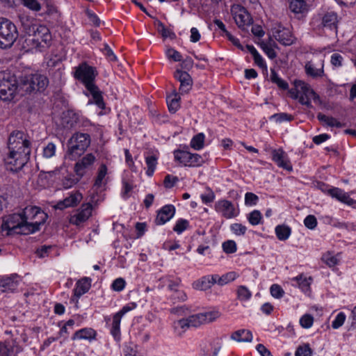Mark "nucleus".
<instances>
[{
  "label": "nucleus",
  "instance_id": "54",
  "mask_svg": "<svg viewBox=\"0 0 356 356\" xmlns=\"http://www.w3.org/2000/svg\"><path fill=\"white\" fill-rule=\"evenodd\" d=\"M125 285H126L125 280L122 277H119V278L115 279L113 282V283L111 284V289L115 291H121L124 289Z\"/></svg>",
  "mask_w": 356,
  "mask_h": 356
},
{
  "label": "nucleus",
  "instance_id": "60",
  "mask_svg": "<svg viewBox=\"0 0 356 356\" xmlns=\"http://www.w3.org/2000/svg\"><path fill=\"white\" fill-rule=\"evenodd\" d=\"M259 200L257 195L253 193L248 192L245 195V204L246 205H255Z\"/></svg>",
  "mask_w": 356,
  "mask_h": 356
},
{
  "label": "nucleus",
  "instance_id": "63",
  "mask_svg": "<svg viewBox=\"0 0 356 356\" xmlns=\"http://www.w3.org/2000/svg\"><path fill=\"white\" fill-rule=\"evenodd\" d=\"M167 56L169 58L172 59L174 61H181L182 56L181 54L174 49H168L167 50Z\"/></svg>",
  "mask_w": 356,
  "mask_h": 356
},
{
  "label": "nucleus",
  "instance_id": "38",
  "mask_svg": "<svg viewBox=\"0 0 356 356\" xmlns=\"http://www.w3.org/2000/svg\"><path fill=\"white\" fill-rule=\"evenodd\" d=\"M205 136L204 134L199 133L194 136L191 141V147L195 150H200L204 147Z\"/></svg>",
  "mask_w": 356,
  "mask_h": 356
},
{
  "label": "nucleus",
  "instance_id": "52",
  "mask_svg": "<svg viewBox=\"0 0 356 356\" xmlns=\"http://www.w3.org/2000/svg\"><path fill=\"white\" fill-rule=\"evenodd\" d=\"M270 291L272 296L277 299L282 298L284 295V291L283 289L276 284H274L270 286Z\"/></svg>",
  "mask_w": 356,
  "mask_h": 356
},
{
  "label": "nucleus",
  "instance_id": "32",
  "mask_svg": "<svg viewBox=\"0 0 356 356\" xmlns=\"http://www.w3.org/2000/svg\"><path fill=\"white\" fill-rule=\"evenodd\" d=\"M180 97L179 94L174 91V92L166 97V102L168 104V110L171 113H175L180 107Z\"/></svg>",
  "mask_w": 356,
  "mask_h": 356
},
{
  "label": "nucleus",
  "instance_id": "24",
  "mask_svg": "<svg viewBox=\"0 0 356 356\" xmlns=\"http://www.w3.org/2000/svg\"><path fill=\"white\" fill-rule=\"evenodd\" d=\"M80 114L73 110H67L63 113L62 124L68 129L76 127Z\"/></svg>",
  "mask_w": 356,
  "mask_h": 356
},
{
  "label": "nucleus",
  "instance_id": "39",
  "mask_svg": "<svg viewBox=\"0 0 356 356\" xmlns=\"http://www.w3.org/2000/svg\"><path fill=\"white\" fill-rule=\"evenodd\" d=\"M147 170L146 174L151 177L152 176L157 164V158L154 155L148 156L145 158Z\"/></svg>",
  "mask_w": 356,
  "mask_h": 356
},
{
  "label": "nucleus",
  "instance_id": "30",
  "mask_svg": "<svg viewBox=\"0 0 356 356\" xmlns=\"http://www.w3.org/2000/svg\"><path fill=\"white\" fill-rule=\"evenodd\" d=\"M230 337L232 340L238 342H251L253 339L252 332L245 329H241L234 332Z\"/></svg>",
  "mask_w": 356,
  "mask_h": 356
},
{
  "label": "nucleus",
  "instance_id": "61",
  "mask_svg": "<svg viewBox=\"0 0 356 356\" xmlns=\"http://www.w3.org/2000/svg\"><path fill=\"white\" fill-rule=\"evenodd\" d=\"M232 231L236 235H244L247 228L245 225L240 223H234L231 225Z\"/></svg>",
  "mask_w": 356,
  "mask_h": 356
},
{
  "label": "nucleus",
  "instance_id": "48",
  "mask_svg": "<svg viewBox=\"0 0 356 356\" xmlns=\"http://www.w3.org/2000/svg\"><path fill=\"white\" fill-rule=\"evenodd\" d=\"M158 25V31L161 33L162 36L164 38H173L175 37V34L171 31L170 29H167L164 24L159 20H156Z\"/></svg>",
  "mask_w": 356,
  "mask_h": 356
},
{
  "label": "nucleus",
  "instance_id": "31",
  "mask_svg": "<svg viewBox=\"0 0 356 356\" xmlns=\"http://www.w3.org/2000/svg\"><path fill=\"white\" fill-rule=\"evenodd\" d=\"M18 17L26 34L35 31L33 29L37 24L33 23L35 21L33 17L25 14L19 15Z\"/></svg>",
  "mask_w": 356,
  "mask_h": 356
},
{
  "label": "nucleus",
  "instance_id": "44",
  "mask_svg": "<svg viewBox=\"0 0 356 356\" xmlns=\"http://www.w3.org/2000/svg\"><path fill=\"white\" fill-rule=\"evenodd\" d=\"M189 227V222L186 219L180 218L177 222L173 227V231L178 234H181L184 231Z\"/></svg>",
  "mask_w": 356,
  "mask_h": 356
},
{
  "label": "nucleus",
  "instance_id": "28",
  "mask_svg": "<svg viewBox=\"0 0 356 356\" xmlns=\"http://www.w3.org/2000/svg\"><path fill=\"white\" fill-rule=\"evenodd\" d=\"M97 336V332L95 330L90 327H86L77 330L72 337V340L76 339H86L92 341L95 339Z\"/></svg>",
  "mask_w": 356,
  "mask_h": 356
},
{
  "label": "nucleus",
  "instance_id": "47",
  "mask_svg": "<svg viewBox=\"0 0 356 356\" xmlns=\"http://www.w3.org/2000/svg\"><path fill=\"white\" fill-rule=\"evenodd\" d=\"M252 296L250 290L245 286H239L237 289V297L240 300H248Z\"/></svg>",
  "mask_w": 356,
  "mask_h": 356
},
{
  "label": "nucleus",
  "instance_id": "4",
  "mask_svg": "<svg viewBox=\"0 0 356 356\" xmlns=\"http://www.w3.org/2000/svg\"><path fill=\"white\" fill-rule=\"evenodd\" d=\"M49 85L48 78L40 74H29L22 77L17 83V90L25 94L44 91Z\"/></svg>",
  "mask_w": 356,
  "mask_h": 356
},
{
  "label": "nucleus",
  "instance_id": "62",
  "mask_svg": "<svg viewBox=\"0 0 356 356\" xmlns=\"http://www.w3.org/2000/svg\"><path fill=\"white\" fill-rule=\"evenodd\" d=\"M51 245H42L35 250L36 255L40 258H44L48 256L49 251L51 250Z\"/></svg>",
  "mask_w": 356,
  "mask_h": 356
},
{
  "label": "nucleus",
  "instance_id": "6",
  "mask_svg": "<svg viewBox=\"0 0 356 356\" xmlns=\"http://www.w3.org/2000/svg\"><path fill=\"white\" fill-rule=\"evenodd\" d=\"M18 31L14 23L6 18H0V48H10L18 38Z\"/></svg>",
  "mask_w": 356,
  "mask_h": 356
},
{
  "label": "nucleus",
  "instance_id": "21",
  "mask_svg": "<svg viewBox=\"0 0 356 356\" xmlns=\"http://www.w3.org/2000/svg\"><path fill=\"white\" fill-rule=\"evenodd\" d=\"M91 280L88 277H83L76 283V287L74 289V296L71 300L77 303L79 298L87 293L91 286Z\"/></svg>",
  "mask_w": 356,
  "mask_h": 356
},
{
  "label": "nucleus",
  "instance_id": "25",
  "mask_svg": "<svg viewBox=\"0 0 356 356\" xmlns=\"http://www.w3.org/2000/svg\"><path fill=\"white\" fill-rule=\"evenodd\" d=\"M216 275H207L193 283L194 289L200 291H206L216 283Z\"/></svg>",
  "mask_w": 356,
  "mask_h": 356
},
{
  "label": "nucleus",
  "instance_id": "3",
  "mask_svg": "<svg viewBox=\"0 0 356 356\" xmlns=\"http://www.w3.org/2000/svg\"><path fill=\"white\" fill-rule=\"evenodd\" d=\"M26 216L23 213H13L6 216L3 219L1 227L3 230H7V235L30 234L34 233L33 225H28Z\"/></svg>",
  "mask_w": 356,
  "mask_h": 356
},
{
  "label": "nucleus",
  "instance_id": "35",
  "mask_svg": "<svg viewBox=\"0 0 356 356\" xmlns=\"http://www.w3.org/2000/svg\"><path fill=\"white\" fill-rule=\"evenodd\" d=\"M122 317L115 314L113 317V323L111 329V333L116 340L120 339V322Z\"/></svg>",
  "mask_w": 356,
  "mask_h": 356
},
{
  "label": "nucleus",
  "instance_id": "41",
  "mask_svg": "<svg viewBox=\"0 0 356 356\" xmlns=\"http://www.w3.org/2000/svg\"><path fill=\"white\" fill-rule=\"evenodd\" d=\"M295 86L297 88H300L303 93L305 95H307L308 93H310V94H312L313 96H314V99L316 100V99H319V96L316 94L313 90H312L311 88H309V87L308 86L307 84H306L305 82L303 81H295Z\"/></svg>",
  "mask_w": 356,
  "mask_h": 356
},
{
  "label": "nucleus",
  "instance_id": "2",
  "mask_svg": "<svg viewBox=\"0 0 356 356\" xmlns=\"http://www.w3.org/2000/svg\"><path fill=\"white\" fill-rule=\"evenodd\" d=\"M339 18L336 12L332 10H321L311 18L309 25L316 32H323L329 30L337 32Z\"/></svg>",
  "mask_w": 356,
  "mask_h": 356
},
{
  "label": "nucleus",
  "instance_id": "1",
  "mask_svg": "<svg viewBox=\"0 0 356 356\" xmlns=\"http://www.w3.org/2000/svg\"><path fill=\"white\" fill-rule=\"evenodd\" d=\"M9 152L4 159L8 170H21L30 160L31 142L29 136L22 131H13L8 138Z\"/></svg>",
  "mask_w": 356,
  "mask_h": 356
},
{
  "label": "nucleus",
  "instance_id": "27",
  "mask_svg": "<svg viewBox=\"0 0 356 356\" xmlns=\"http://www.w3.org/2000/svg\"><path fill=\"white\" fill-rule=\"evenodd\" d=\"M218 207L224 217L232 218L237 215L234 204L229 200H223L218 202Z\"/></svg>",
  "mask_w": 356,
  "mask_h": 356
},
{
  "label": "nucleus",
  "instance_id": "51",
  "mask_svg": "<svg viewBox=\"0 0 356 356\" xmlns=\"http://www.w3.org/2000/svg\"><path fill=\"white\" fill-rule=\"evenodd\" d=\"M314 323V318L311 314H306L303 315L300 319V324L304 328H309L312 326Z\"/></svg>",
  "mask_w": 356,
  "mask_h": 356
},
{
  "label": "nucleus",
  "instance_id": "11",
  "mask_svg": "<svg viewBox=\"0 0 356 356\" xmlns=\"http://www.w3.org/2000/svg\"><path fill=\"white\" fill-rule=\"evenodd\" d=\"M175 159L185 166H200L204 163L203 158L198 154H192L187 151L175 150Z\"/></svg>",
  "mask_w": 356,
  "mask_h": 356
},
{
  "label": "nucleus",
  "instance_id": "9",
  "mask_svg": "<svg viewBox=\"0 0 356 356\" xmlns=\"http://www.w3.org/2000/svg\"><path fill=\"white\" fill-rule=\"evenodd\" d=\"M97 75L96 68L88 65L86 63L80 64L74 72V78L80 81L86 88L96 85L95 77Z\"/></svg>",
  "mask_w": 356,
  "mask_h": 356
},
{
  "label": "nucleus",
  "instance_id": "36",
  "mask_svg": "<svg viewBox=\"0 0 356 356\" xmlns=\"http://www.w3.org/2000/svg\"><path fill=\"white\" fill-rule=\"evenodd\" d=\"M238 277L236 272L231 271L222 275L221 277H219L216 275V283L220 286L225 285L232 281H234Z\"/></svg>",
  "mask_w": 356,
  "mask_h": 356
},
{
  "label": "nucleus",
  "instance_id": "46",
  "mask_svg": "<svg viewBox=\"0 0 356 356\" xmlns=\"http://www.w3.org/2000/svg\"><path fill=\"white\" fill-rule=\"evenodd\" d=\"M22 5L31 10L38 12L41 10V4L38 0H20Z\"/></svg>",
  "mask_w": 356,
  "mask_h": 356
},
{
  "label": "nucleus",
  "instance_id": "64",
  "mask_svg": "<svg viewBox=\"0 0 356 356\" xmlns=\"http://www.w3.org/2000/svg\"><path fill=\"white\" fill-rule=\"evenodd\" d=\"M178 181V178L177 177H172L170 175L165 176L163 184L164 186L167 188H170L175 186V184Z\"/></svg>",
  "mask_w": 356,
  "mask_h": 356
},
{
  "label": "nucleus",
  "instance_id": "20",
  "mask_svg": "<svg viewBox=\"0 0 356 356\" xmlns=\"http://www.w3.org/2000/svg\"><path fill=\"white\" fill-rule=\"evenodd\" d=\"M175 78L180 82V93H187L191 89L193 81L188 72L177 70L175 72Z\"/></svg>",
  "mask_w": 356,
  "mask_h": 356
},
{
  "label": "nucleus",
  "instance_id": "13",
  "mask_svg": "<svg viewBox=\"0 0 356 356\" xmlns=\"http://www.w3.org/2000/svg\"><path fill=\"white\" fill-rule=\"evenodd\" d=\"M22 279L16 273L0 278V291L2 293H14L17 290Z\"/></svg>",
  "mask_w": 356,
  "mask_h": 356
},
{
  "label": "nucleus",
  "instance_id": "7",
  "mask_svg": "<svg viewBox=\"0 0 356 356\" xmlns=\"http://www.w3.org/2000/svg\"><path fill=\"white\" fill-rule=\"evenodd\" d=\"M17 90L15 76L9 71H0V99L6 102L13 100Z\"/></svg>",
  "mask_w": 356,
  "mask_h": 356
},
{
  "label": "nucleus",
  "instance_id": "56",
  "mask_svg": "<svg viewBox=\"0 0 356 356\" xmlns=\"http://www.w3.org/2000/svg\"><path fill=\"white\" fill-rule=\"evenodd\" d=\"M321 259L329 267H333L338 264V259L330 253L323 255Z\"/></svg>",
  "mask_w": 356,
  "mask_h": 356
},
{
  "label": "nucleus",
  "instance_id": "8",
  "mask_svg": "<svg viewBox=\"0 0 356 356\" xmlns=\"http://www.w3.org/2000/svg\"><path fill=\"white\" fill-rule=\"evenodd\" d=\"M33 31L27 34L26 42L33 44L35 47L44 48L49 46L51 40V35L47 26L37 24Z\"/></svg>",
  "mask_w": 356,
  "mask_h": 356
},
{
  "label": "nucleus",
  "instance_id": "10",
  "mask_svg": "<svg viewBox=\"0 0 356 356\" xmlns=\"http://www.w3.org/2000/svg\"><path fill=\"white\" fill-rule=\"evenodd\" d=\"M22 213L24 216H26L25 219H26V221H28V220H31L28 222V225H33L34 232L40 229V225L45 222L48 217L46 213L40 207L35 206L26 207Z\"/></svg>",
  "mask_w": 356,
  "mask_h": 356
},
{
  "label": "nucleus",
  "instance_id": "43",
  "mask_svg": "<svg viewBox=\"0 0 356 356\" xmlns=\"http://www.w3.org/2000/svg\"><path fill=\"white\" fill-rule=\"evenodd\" d=\"M305 72L307 75L314 78L322 76L323 74V69H316L310 63L305 65Z\"/></svg>",
  "mask_w": 356,
  "mask_h": 356
},
{
  "label": "nucleus",
  "instance_id": "12",
  "mask_svg": "<svg viewBox=\"0 0 356 356\" xmlns=\"http://www.w3.org/2000/svg\"><path fill=\"white\" fill-rule=\"evenodd\" d=\"M219 316V312L213 311L192 315L187 318V319L191 327H197L202 324L211 323Z\"/></svg>",
  "mask_w": 356,
  "mask_h": 356
},
{
  "label": "nucleus",
  "instance_id": "17",
  "mask_svg": "<svg viewBox=\"0 0 356 356\" xmlns=\"http://www.w3.org/2000/svg\"><path fill=\"white\" fill-rule=\"evenodd\" d=\"M289 8L298 19L305 17L309 10L305 0H290Z\"/></svg>",
  "mask_w": 356,
  "mask_h": 356
},
{
  "label": "nucleus",
  "instance_id": "23",
  "mask_svg": "<svg viewBox=\"0 0 356 356\" xmlns=\"http://www.w3.org/2000/svg\"><path fill=\"white\" fill-rule=\"evenodd\" d=\"M327 193L331 197L336 198L339 201L347 204L348 205H352L355 202V200L350 198L347 193H345L339 188L332 187L328 189Z\"/></svg>",
  "mask_w": 356,
  "mask_h": 356
},
{
  "label": "nucleus",
  "instance_id": "5",
  "mask_svg": "<svg viewBox=\"0 0 356 356\" xmlns=\"http://www.w3.org/2000/svg\"><path fill=\"white\" fill-rule=\"evenodd\" d=\"M91 143L90 136L81 132L74 133L67 142V153L72 159L82 155Z\"/></svg>",
  "mask_w": 356,
  "mask_h": 356
},
{
  "label": "nucleus",
  "instance_id": "58",
  "mask_svg": "<svg viewBox=\"0 0 356 356\" xmlns=\"http://www.w3.org/2000/svg\"><path fill=\"white\" fill-rule=\"evenodd\" d=\"M304 224L309 229H314L317 225V220L313 215L307 216L304 220Z\"/></svg>",
  "mask_w": 356,
  "mask_h": 356
},
{
  "label": "nucleus",
  "instance_id": "59",
  "mask_svg": "<svg viewBox=\"0 0 356 356\" xmlns=\"http://www.w3.org/2000/svg\"><path fill=\"white\" fill-rule=\"evenodd\" d=\"M102 51L104 52V55L106 56V58L110 61H116L117 57L114 54L113 51L109 47V45L107 43L104 44V49H102Z\"/></svg>",
  "mask_w": 356,
  "mask_h": 356
},
{
  "label": "nucleus",
  "instance_id": "57",
  "mask_svg": "<svg viewBox=\"0 0 356 356\" xmlns=\"http://www.w3.org/2000/svg\"><path fill=\"white\" fill-rule=\"evenodd\" d=\"M346 320V315L343 312L339 313L335 319L332 323V327L334 329H338L344 323Z\"/></svg>",
  "mask_w": 356,
  "mask_h": 356
},
{
  "label": "nucleus",
  "instance_id": "42",
  "mask_svg": "<svg viewBox=\"0 0 356 356\" xmlns=\"http://www.w3.org/2000/svg\"><path fill=\"white\" fill-rule=\"evenodd\" d=\"M56 147L54 143H48L47 145L43 147L42 156L45 159H50L55 156Z\"/></svg>",
  "mask_w": 356,
  "mask_h": 356
},
{
  "label": "nucleus",
  "instance_id": "26",
  "mask_svg": "<svg viewBox=\"0 0 356 356\" xmlns=\"http://www.w3.org/2000/svg\"><path fill=\"white\" fill-rule=\"evenodd\" d=\"M234 20L237 26L242 29L252 24V18L250 15L245 9H241L238 13L235 14Z\"/></svg>",
  "mask_w": 356,
  "mask_h": 356
},
{
  "label": "nucleus",
  "instance_id": "29",
  "mask_svg": "<svg viewBox=\"0 0 356 356\" xmlns=\"http://www.w3.org/2000/svg\"><path fill=\"white\" fill-rule=\"evenodd\" d=\"M92 97L93 102H89V103L94 102L99 108L104 109L105 108V104L103 99L102 94L97 85H94L86 88Z\"/></svg>",
  "mask_w": 356,
  "mask_h": 356
},
{
  "label": "nucleus",
  "instance_id": "14",
  "mask_svg": "<svg viewBox=\"0 0 356 356\" xmlns=\"http://www.w3.org/2000/svg\"><path fill=\"white\" fill-rule=\"evenodd\" d=\"M92 211L91 203L83 204L76 213L70 217V222L77 226L81 225L91 216Z\"/></svg>",
  "mask_w": 356,
  "mask_h": 356
},
{
  "label": "nucleus",
  "instance_id": "19",
  "mask_svg": "<svg viewBox=\"0 0 356 356\" xmlns=\"http://www.w3.org/2000/svg\"><path fill=\"white\" fill-rule=\"evenodd\" d=\"M175 213V207L172 204L163 206L157 211L154 222L156 225H161L169 221Z\"/></svg>",
  "mask_w": 356,
  "mask_h": 356
},
{
  "label": "nucleus",
  "instance_id": "50",
  "mask_svg": "<svg viewBox=\"0 0 356 356\" xmlns=\"http://www.w3.org/2000/svg\"><path fill=\"white\" fill-rule=\"evenodd\" d=\"M270 119H274L277 122L281 123L284 121H291L293 119V117L286 113H275L270 118Z\"/></svg>",
  "mask_w": 356,
  "mask_h": 356
},
{
  "label": "nucleus",
  "instance_id": "55",
  "mask_svg": "<svg viewBox=\"0 0 356 356\" xmlns=\"http://www.w3.org/2000/svg\"><path fill=\"white\" fill-rule=\"evenodd\" d=\"M261 47L264 50V51L266 53V54L268 56L270 59H274L277 57V53L273 49V47L270 45H268L266 43H264V42L261 43Z\"/></svg>",
  "mask_w": 356,
  "mask_h": 356
},
{
  "label": "nucleus",
  "instance_id": "37",
  "mask_svg": "<svg viewBox=\"0 0 356 356\" xmlns=\"http://www.w3.org/2000/svg\"><path fill=\"white\" fill-rule=\"evenodd\" d=\"M107 174V167L105 164H102L98 170L97 176L95 180L93 188L98 189L102 185L104 179Z\"/></svg>",
  "mask_w": 356,
  "mask_h": 356
},
{
  "label": "nucleus",
  "instance_id": "34",
  "mask_svg": "<svg viewBox=\"0 0 356 356\" xmlns=\"http://www.w3.org/2000/svg\"><path fill=\"white\" fill-rule=\"evenodd\" d=\"M270 81L272 83L276 84L281 90H286L289 89L288 83L279 77L277 73L274 69L270 70Z\"/></svg>",
  "mask_w": 356,
  "mask_h": 356
},
{
  "label": "nucleus",
  "instance_id": "16",
  "mask_svg": "<svg viewBox=\"0 0 356 356\" xmlns=\"http://www.w3.org/2000/svg\"><path fill=\"white\" fill-rule=\"evenodd\" d=\"M95 161V156L92 153L87 154L76 163L74 165L76 175L79 177V178H81L92 166Z\"/></svg>",
  "mask_w": 356,
  "mask_h": 356
},
{
  "label": "nucleus",
  "instance_id": "18",
  "mask_svg": "<svg viewBox=\"0 0 356 356\" xmlns=\"http://www.w3.org/2000/svg\"><path fill=\"white\" fill-rule=\"evenodd\" d=\"M83 199V195L79 191L70 193L63 200L57 202L54 208L56 209L63 210L67 207H76Z\"/></svg>",
  "mask_w": 356,
  "mask_h": 356
},
{
  "label": "nucleus",
  "instance_id": "53",
  "mask_svg": "<svg viewBox=\"0 0 356 356\" xmlns=\"http://www.w3.org/2000/svg\"><path fill=\"white\" fill-rule=\"evenodd\" d=\"M223 251L227 254L234 253L236 251V244L234 241H227L222 243Z\"/></svg>",
  "mask_w": 356,
  "mask_h": 356
},
{
  "label": "nucleus",
  "instance_id": "33",
  "mask_svg": "<svg viewBox=\"0 0 356 356\" xmlns=\"http://www.w3.org/2000/svg\"><path fill=\"white\" fill-rule=\"evenodd\" d=\"M275 234L280 241H286L289 238L291 233V229L286 225H279L276 226Z\"/></svg>",
  "mask_w": 356,
  "mask_h": 356
},
{
  "label": "nucleus",
  "instance_id": "22",
  "mask_svg": "<svg viewBox=\"0 0 356 356\" xmlns=\"http://www.w3.org/2000/svg\"><path fill=\"white\" fill-rule=\"evenodd\" d=\"M273 161L280 168L286 170H292V165L287 158L286 153L281 149L272 151Z\"/></svg>",
  "mask_w": 356,
  "mask_h": 356
},
{
  "label": "nucleus",
  "instance_id": "45",
  "mask_svg": "<svg viewBox=\"0 0 356 356\" xmlns=\"http://www.w3.org/2000/svg\"><path fill=\"white\" fill-rule=\"evenodd\" d=\"M262 215L258 210H254L248 216V220L252 225H257L261 223Z\"/></svg>",
  "mask_w": 356,
  "mask_h": 356
},
{
  "label": "nucleus",
  "instance_id": "49",
  "mask_svg": "<svg viewBox=\"0 0 356 356\" xmlns=\"http://www.w3.org/2000/svg\"><path fill=\"white\" fill-rule=\"evenodd\" d=\"M312 350L308 343L299 346L296 351L295 356H312Z\"/></svg>",
  "mask_w": 356,
  "mask_h": 356
},
{
  "label": "nucleus",
  "instance_id": "15",
  "mask_svg": "<svg viewBox=\"0 0 356 356\" xmlns=\"http://www.w3.org/2000/svg\"><path fill=\"white\" fill-rule=\"evenodd\" d=\"M273 34L276 40L284 46H290L294 42V38L291 31L280 25L274 27Z\"/></svg>",
  "mask_w": 356,
  "mask_h": 356
},
{
  "label": "nucleus",
  "instance_id": "40",
  "mask_svg": "<svg viewBox=\"0 0 356 356\" xmlns=\"http://www.w3.org/2000/svg\"><path fill=\"white\" fill-rule=\"evenodd\" d=\"M190 327L191 326L189 324L187 318H182L177 321V322H175V329L177 332V334L179 337H181L185 330Z\"/></svg>",
  "mask_w": 356,
  "mask_h": 356
}]
</instances>
